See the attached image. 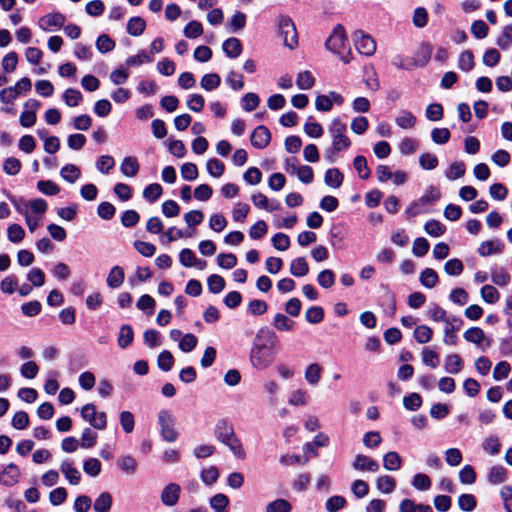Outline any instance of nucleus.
I'll return each mask as SVG.
<instances>
[{
	"label": "nucleus",
	"mask_w": 512,
	"mask_h": 512,
	"mask_svg": "<svg viewBox=\"0 0 512 512\" xmlns=\"http://www.w3.org/2000/svg\"><path fill=\"white\" fill-rule=\"evenodd\" d=\"M466 171L465 164L461 161H456L450 164L445 176L448 180L453 181L464 176Z\"/></svg>",
	"instance_id": "34"
},
{
	"label": "nucleus",
	"mask_w": 512,
	"mask_h": 512,
	"mask_svg": "<svg viewBox=\"0 0 512 512\" xmlns=\"http://www.w3.org/2000/svg\"><path fill=\"white\" fill-rule=\"evenodd\" d=\"M376 487L380 492L390 494L395 490L396 481L392 476L383 475L377 478Z\"/></svg>",
	"instance_id": "29"
},
{
	"label": "nucleus",
	"mask_w": 512,
	"mask_h": 512,
	"mask_svg": "<svg viewBox=\"0 0 512 512\" xmlns=\"http://www.w3.org/2000/svg\"><path fill=\"white\" fill-rule=\"evenodd\" d=\"M355 48L365 56H372L376 51L374 39L365 32L358 30L354 33Z\"/></svg>",
	"instance_id": "9"
},
{
	"label": "nucleus",
	"mask_w": 512,
	"mask_h": 512,
	"mask_svg": "<svg viewBox=\"0 0 512 512\" xmlns=\"http://www.w3.org/2000/svg\"><path fill=\"white\" fill-rule=\"evenodd\" d=\"M139 163L135 157L127 156L125 157L120 165V170L122 174L126 177H134L137 175L139 171Z\"/></svg>",
	"instance_id": "21"
},
{
	"label": "nucleus",
	"mask_w": 512,
	"mask_h": 512,
	"mask_svg": "<svg viewBox=\"0 0 512 512\" xmlns=\"http://www.w3.org/2000/svg\"><path fill=\"white\" fill-rule=\"evenodd\" d=\"M353 166L361 179L366 180L370 177L371 171L364 156H356L353 160Z\"/></svg>",
	"instance_id": "40"
},
{
	"label": "nucleus",
	"mask_w": 512,
	"mask_h": 512,
	"mask_svg": "<svg viewBox=\"0 0 512 512\" xmlns=\"http://www.w3.org/2000/svg\"><path fill=\"white\" fill-rule=\"evenodd\" d=\"M420 282L426 288H433L438 283V275L432 268H426L420 275Z\"/></svg>",
	"instance_id": "39"
},
{
	"label": "nucleus",
	"mask_w": 512,
	"mask_h": 512,
	"mask_svg": "<svg viewBox=\"0 0 512 512\" xmlns=\"http://www.w3.org/2000/svg\"><path fill=\"white\" fill-rule=\"evenodd\" d=\"M309 272V267L304 257H298L292 260L290 264V273L295 277H303Z\"/></svg>",
	"instance_id": "27"
},
{
	"label": "nucleus",
	"mask_w": 512,
	"mask_h": 512,
	"mask_svg": "<svg viewBox=\"0 0 512 512\" xmlns=\"http://www.w3.org/2000/svg\"><path fill=\"white\" fill-rule=\"evenodd\" d=\"M163 189L158 183L149 184L143 191V197L149 202H155L161 195Z\"/></svg>",
	"instance_id": "52"
},
{
	"label": "nucleus",
	"mask_w": 512,
	"mask_h": 512,
	"mask_svg": "<svg viewBox=\"0 0 512 512\" xmlns=\"http://www.w3.org/2000/svg\"><path fill=\"white\" fill-rule=\"evenodd\" d=\"M133 338H134V334H133L132 327L127 324L121 326L120 331H119V336H118V345L121 348H126L132 343Z\"/></svg>",
	"instance_id": "44"
},
{
	"label": "nucleus",
	"mask_w": 512,
	"mask_h": 512,
	"mask_svg": "<svg viewBox=\"0 0 512 512\" xmlns=\"http://www.w3.org/2000/svg\"><path fill=\"white\" fill-rule=\"evenodd\" d=\"M271 140V134L266 126H257L251 135V144L257 149L265 148Z\"/></svg>",
	"instance_id": "16"
},
{
	"label": "nucleus",
	"mask_w": 512,
	"mask_h": 512,
	"mask_svg": "<svg viewBox=\"0 0 512 512\" xmlns=\"http://www.w3.org/2000/svg\"><path fill=\"white\" fill-rule=\"evenodd\" d=\"M40 102L36 99H28L24 103L25 110L21 113L19 122L24 128L33 126L36 122V112L40 107Z\"/></svg>",
	"instance_id": "11"
},
{
	"label": "nucleus",
	"mask_w": 512,
	"mask_h": 512,
	"mask_svg": "<svg viewBox=\"0 0 512 512\" xmlns=\"http://www.w3.org/2000/svg\"><path fill=\"white\" fill-rule=\"evenodd\" d=\"M208 288L211 293L218 294L225 288V281L223 277L213 274L208 277Z\"/></svg>",
	"instance_id": "63"
},
{
	"label": "nucleus",
	"mask_w": 512,
	"mask_h": 512,
	"mask_svg": "<svg viewBox=\"0 0 512 512\" xmlns=\"http://www.w3.org/2000/svg\"><path fill=\"white\" fill-rule=\"evenodd\" d=\"M183 34L185 37L194 39L203 34L202 24L196 20L190 21L183 30Z\"/></svg>",
	"instance_id": "49"
},
{
	"label": "nucleus",
	"mask_w": 512,
	"mask_h": 512,
	"mask_svg": "<svg viewBox=\"0 0 512 512\" xmlns=\"http://www.w3.org/2000/svg\"><path fill=\"white\" fill-rule=\"evenodd\" d=\"M424 230L430 236L439 237L445 233V226L437 220H430L424 225Z\"/></svg>",
	"instance_id": "59"
},
{
	"label": "nucleus",
	"mask_w": 512,
	"mask_h": 512,
	"mask_svg": "<svg viewBox=\"0 0 512 512\" xmlns=\"http://www.w3.org/2000/svg\"><path fill=\"white\" fill-rule=\"evenodd\" d=\"M445 324L443 342L447 345H456L458 340L456 331L460 329L463 321L460 318L451 317Z\"/></svg>",
	"instance_id": "14"
},
{
	"label": "nucleus",
	"mask_w": 512,
	"mask_h": 512,
	"mask_svg": "<svg viewBox=\"0 0 512 512\" xmlns=\"http://www.w3.org/2000/svg\"><path fill=\"white\" fill-rule=\"evenodd\" d=\"M444 369L447 373L458 374L463 369V361L458 354H449L444 359Z\"/></svg>",
	"instance_id": "20"
},
{
	"label": "nucleus",
	"mask_w": 512,
	"mask_h": 512,
	"mask_svg": "<svg viewBox=\"0 0 512 512\" xmlns=\"http://www.w3.org/2000/svg\"><path fill=\"white\" fill-rule=\"evenodd\" d=\"M81 417L95 429L104 430L107 426L106 413L98 412L96 406L92 403L85 404L82 407Z\"/></svg>",
	"instance_id": "8"
},
{
	"label": "nucleus",
	"mask_w": 512,
	"mask_h": 512,
	"mask_svg": "<svg viewBox=\"0 0 512 512\" xmlns=\"http://www.w3.org/2000/svg\"><path fill=\"white\" fill-rule=\"evenodd\" d=\"M422 362L426 366L436 368L440 363L439 355L435 351L425 347L422 350Z\"/></svg>",
	"instance_id": "55"
},
{
	"label": "nucleus",
	"mask_w": 512,
	"mask_h": 512,
	"mask_svg": "<svg viewBox=\"0 0 512 512\" xmlns=\"http://www.w3.org/2000/svg\"><path fill=\"white\" fill-rule=\"evenodd\" d=\"M66 18L60 12L49 13L39 19L38 25L40 29L46 32L59 30L65 24Z\"/></svg>",
	"instance_id": "10"
},
{
	"label": "nucleus",
	"mask_w": 512,
	"mask_h": 512,
	"mask_svg": "<svg viewBox=\"0 0 512 512\" xmlns=\"http://www.w3.org/2000/svg\"><path fill=\"white\" fill-rule=\"evenodd\" d=\"M266 512H290L291 504L285 499H276L266 505Z\"/></svg>",
	"instance_id": "50"
},
{
	"label": "nucleus",
	"mask_w": 512,
	"mask_h": 512,
	"mask_svg": "<svg viewBox=\"0 0 512 512\" xmlns=\"http://www.w3.org/2000/svg\"><path fill=\"white\" fill-rule=\"evenodd\" d=\"M395 123L402 129H411L416 124V118L411 112L403 110L395 118Z\"/></svg>",
	"instance_id": "33"
},
{
	"label": "nucleus",
	"mask_w": 512,
	"mask_h": 512,
	"mask_svg": "<svg viewBox=\"0 0 512 512\" xmlns=\"http://www.w3.org/2000/svg\"><path fill=\"white\" fill-rule=\"evenodd\" d=\"M347 126L339 117L332 119L328 132L332 137V148L326 151V157L332 162L333 154L348 149L351 145L350 139L345 135Z\"/></svg>",
	"instance_id": "3"
},
{
	"label": "nucleus",
	"mask_w": 512,
	"mask_h": 512,
	"mask_svg": "<svg viewBox=\"0 0 512 512\" xmlns=\"http://www.w3.org/2000/svg\"><path fill=\"white\" fill-rule=\"evenodd\" d=\"M507 479V470L503 466H493L488 474V481L493 485L505 482Z\"/></svg>",
	"instance_id": "31"
},
{
	"label": "nucleus",
	"mask_w": 512,
	"mask_h": 512,
	"mask_svg": "<svg viewBox=\"0 0 512 512\" xmlns=\"http://www.w3.org/2000/svg\"><path fill=\"white\" fill-rule=\"evenodd\" d=\"M503 250V244L499 241H484L481 243L480 247L478 248V253L483 256L487 257L492 254H499Z\"/></svg>",
	"instance_id": "25"
},
{
	"label": "nucleus",
	"mask_w": 512,
	"mask_h": 512,
	"mask_svg": "<svg viewBox=\"0 0 512 512\" xmlns=\"http://www.w3.org/2000/svg\"><path fill=\"white\" fill-rule=\"evenodd\" d=\"M464 339L467 342L480 345L482 341L485 340V333L479 327H471L464 332Z\"/></svg>",
	"instance_id": "36"
},
{
	"label": "nucleus",
	"mask_w": 512,
	"mask_h": 512,
	"mask_svg": "<svg viewBox=\"0 0 512 512\" xmlns=\"http://www.w3.org/2000/svg\"><path fill=\"white\" fill-rule=\"evenodd\" d=\"M124 279H125V274H124L123 268L116 265L110 269L106 282H107L108 287L115 289V288L120 287L123 284Z\"/></svg>",
	"instance_id": "19"
},
{
	"label": "nucleus",
	"mask_w": 512,
	"mask_h": 512,
	"mask_svg": "<svg viewBox=\"0 0 512 512\" xmlns=\"http://www.w3.org/2000/svg\"><path fill=\"white\" fill-rule=\"evenodd\" d=\"M278 343L277 335L268 328L257 331L250 351L251 365L257 370L268 368L275 359L274 349Z\"/></svg>",
	"instance_id": "1"
},
{
	"label": "nucleus",
	"mask_w": 512,
	"mask_h": 512,
	"mask_svg": "<svg viewBox=\"0 0 512 512\" xmlns=\"http://www.w3.org/2000/svg\"><path fill=\"white\" fill-rule=\"evenodd\" d=\"M118 467L127 474H134L137 468V462L131 455H125L117 460Z\"/></svg>",
	"instance_id": "42"
},
{
	"label": "nucleus",
	"mask_w": 512,
	"mask_h": 512,
	"mask_svg": "<svg viewBox=\"0 0 512 512\" xmlns=\"http://www.w3.org/2000/svg\"><path fill=\"white\" fill-rule=\"evenodd\" d=\"M480 294L482 299L490 304L496 303L500 297L498 290L492 285H484L480 290Z\"/></svg>",
	"instance_id": "51"
},
{
	"label": "nucleus",
	"mask_w": 512,
	"mask_h": 512,
	"mask_svg": "<svg viewBox=\"0 0 512 512\" xmlns=\"http://www.w3.org/2000/svg\"><path fill=\"white\" fill-rule=\"evenodd\" d=\"M216 439L227 446L233 455L243 460L246 457L241 441L236 436L233 426L226 420H219L214 428Z\"/></svg>",
	"instance_id": "2"
},
{
	"label": "nucleus",
	"mask_w": 512,
	"mask_h": 512,
	"mask_svg": "<svg viewBox=\"0 0 512 512\" xmlns=\"http://www.w3.org/2000/svg\"><path fill=\"white\" fill-rule=\"evenodd\" d=\"M63 101L69 107H75L82 101L83 96L79 90L68 88L63 93Z\"/></svg>",
	"instance_id": "38"
},
{
	"label": "nucleus",
	"mask_w": 512,
	"mask_h": 512,
	"mask_svg": "<svg viewBox=\"0 0 512 512\" xmlns=\"http://www.w3.org/2000/svg\"><path fill=\"white\" fill-rule=\"evenodd\" d=\"M220 83L221 78L216 73L205 74L200 81L201 87L206 91H212L217 89Z\"/></svg>",
	"instance_id": "35"
},
{
	"label": "nucleus",
	"mask_w": 512,
	"mask_h": 512,
	"mask_svg": "<svg viewBox=\"0 0 512 512\" xmlns=\"http://www.w3.org/2000/svg\"><path fill=\"white\" fill-rule=\"evenodd\" d=\"M173 364L174 357L170 351L163 350L162 352H160L157 358V365L161 370L168 372L172 369Z\"/></svg>",
	"instance_id": "45"
},
{
	"label": "nucleus",
	"mask_w": 512,
	"mask_h": 512,
	"mask_svg": "<svg viewBox=\"0 0 512 512\" xmlns=\"http://www.w3.org/2000/svg\"><path fill=\"white\" fill-rule=\"evenodd\" d=\"M229 503V498L223 493H217L209 500L210 507L215 512H227Z\"/></svg>",
	"instance_id": "28"
},
{
	"label": "nucleus",
	"mask_w": 512,
	"mask_h": 512,
	"mask_svg": "<svg viewBox=\"0 0 512 512\" xmlns=\"http://www.w3.org/2000/svg\"><path fill=\"white\" fill-rule=\"evenodd\" d=\"M401 465H402V458L397 452L390 451L384 455L383 467L386 470L397 471L401 468Z\"/></svg>",
	"instance_id": "24"
},
{
	"label": "nucleus",
	"mask_w": 512,
	"mask_h": 512,
	"mask_svg": "<svg viewBox=\"0 0 512 512\" xmlns=\"http://www.w3.org/2000/svg\"><path fill=\"white\" fill-rule=\"evenodd\" d=\"M317 281L321 287L328 289L335 282V274L331 269H325L318 274Z\"/></svg>",
	"instance_id": "61"
},
{
	"label": "nucleus",
	"mask_w": 512,
	"mask_h": 512,
	"mask_svg": "<svg viewBox=\"0 0 512 512\" xmlns=\"http://www.w3.org/2000/svg\"><path fill=\"white\" fill-rule=\"evenodd\" d=\"M353 469L360 472H372L375 473L379 470V463L371 457L363 454L355 456L352 462Z\"/></svg>",
	"instance_id": "15"
},
{
	"label": "nucleus",
	"mask_w": 512,
	"mask_h": 512,
	"mask_svg": "<svg viewBox=\"0 0 512 512\" xmlns=\"http://www.w3.org/2000/svg\"><path fill=\"white\" fill-rule=\"evenodd\" d=\"M322 368L318 363L309 364L304 372V377L310 385H317L321 379Z\"/></svg>",
	"instance_id": "26"
},
{
	"label": "nucleus",
	"mask_w": 512,
	"mask_h": 512,
	"mask_svg": "<svg viewBox=\"0 0 512 512\" xmlns=\"http://www.w3.org/2000/svg\"><path fill=\"white\" fill-rule=\"evenodd\" d=\"M343 179L344 176L338 168H330L325 172L324 182L331 188H339Z\"/></svg>",
	"instance_id": "22"
},
{
	"label": "nucleus",
	"mask_w": 512,
	"mask_h": 512,
	"mask_svg": "<svg viewBox=\"0 0 512 512\" xmlns=\"http://www.w3.org/2000/svg\"><path fill=\"white\" fill-rule=\"evenodd\" d=\"M197 338L192 333H187L179 341V348L181 351L188 353L191 352L197 345Z\"/></svg>",
	"instance_id": "62"
},
{
	"label": "nucleus",
	"mask_w": 512,
	"mask_h": 512,
	"mask_svg": "<svg viewBox=\"0 0 512 512\" xmlns=\"http://www.w3.org/2000/svg\"><path fill=\"white\" fill-rule=\"evenodd\" d=\"M278 31L286 47L293 49L298 44V37L295 25L288 16L281 15L278 18Z\"/></svg>",
	"instance_id": "7"
},
{
	"label": "nucleus",
	"mask_w": 512,
	"mask_h": 512,
	"mask_svg": "<svg viewBox=\"0 0 512 512\" xmlns=\"http://www.w3.org/2000/svg\"><path fill=\"white\" fill-rule=\"evenodd\" d=\"M114 47L115 42L106 34L100 35L96 40V48L100 53L112 51Z\"/></svg>",
	"instance_id": "64"
},
{
	"label": "nucleus",
	"mask_w": 512,
	"mask_h": 512,
	"mask_svg": "<svg viewBox=\"0 0 512 512\" xmlns=\"http://www.w3.org/2000/svg\"><path fill=\"white\" fill-rule=\"evenodd\" d=\"M273 326L278 331H291L294 327V321L282 313H277L273 320Z\"/></svg>",
	"instance_id": "43"
},
{
	"label": "nucleus",
	"mask_w": 512,
	"mask_h": 512,
	"mask_svg": "<svg viewBox=\"0 0 512 512\" xmlns=\"http://www.w3.org/2000/svg\"><path fill=\"white\" fill-rule=\"evenodd\" d=\"M9 199L15 210L23 215L24 218L29 216L30 213L45 214L48 208L47 202L42 198H36L30 201L23 197H10Z\"/></svg>",
	"instance_id": "5"
},
{
	"label": "nucleus",
	"mask_w": 512,
	"mask_h": 512,
	"mask_svg": "<svg viewBox=\"0 0 512 512\" xmlns=\"http://www.w3.org/2000/svg\"><path fill=\"white\" fill-rule=\"evenodd\" d=\"M38 190L49 196L56 195L60 192V187L51 180H41L37 183Z\"/></svg>",
	"instance_id": "57"
},
{
	"label": "nucleus",
	"mask_w": 512,
	"mask_h": 512,
	"mask_svg": "<svg viewBox=\"0 0 512 512\" xmlns=\"http://www.w3.org/2000/svg\"><path fill=\"white\" fill-rule=\"evenodd\" d=\"M458 67L465 72L470 71L474 67V56L471 51L466 50L460 54Z\"/></svg>",
	"instance_id": "60"
},
{
	"label": "nucleus",
	"mask_w": 512,
	"mask_h": 512,
	"mask_svg": "<svg viewBox=\"0 0 512 512\" xmlns=\"http://www.w3.org/2000/svg\"><path fill=\"white\" fill-rule=\"evenodd\" d=\"M83 470L87 475L96 477L101 472V462L97 458H88L83 462Z\"/></svg>",
	"instance_id": "47"
},
{
	"label": "nucleus",
	"mask_w": 512,
	"mask_h": 512,
	"mask_svg": "<svg viewBox=\"0 0 512 512\" xmlns=\"http://www.w3.org/2000/svg\"><path fill=\"white\" fill-rule=\"evenodd\" d=\"M112 495L109 492H102L95 499L93 509L95 512H109L112 507Z\"/></svg>",
	"instance_id": "23"
},
{
	"label": "nucleus",
	"mask_w": 512,
	"mask_h": 512,
	"mask_svg": "<svg viewBox=\"0 0 512 512\" xmlns=\"http://www.w3.org/2000/svg\"><path fill=\"white\" fill-rule=\"evenodd\" d=\"M60 471L70 485H78L81 481V473L78 469L73 467L69 460H64L60 464Z\"/></svg>",
	"instance_id": "17"
},
{
	"label": "nucleus",
	"mask_w": 512,
	"mask_h": 512,
	"mask_svg": "<svg viewBox=\"0 0 512 512\" xmlns=\"http://www.w3.org/2000/svg\"><path fill=\"white\" fill-rule=\"evenodd\" d=\"M61 177L69 183H74L81 175L80 169L74 164H67L60 171Z\"/></svg>",
	"instance_id": "41"
},
{
	"label": "nucleus",
	"mask_w": 512,
	"mask_h": 512,
	"mask_svg": "<svg viewBox=\"0 0 512 512\" xmlns=\"http://www.w3.org/2000/svg\"><path fill=\"white\" fill-rule=\"evenodd\" d=\"M7 238L12 243H20L25 238L24 228L17 223H12L7 227Z\"/></svg>",
	"instance_id": "32"
},
{
	"label": "nucleus",
	"mask_w": 512,
	"mask_h": 512,
	"mask_svg": "<svg viewBox=\"0 0 512 512\" xmlns=\"http://www.w3.org/2000/svg\"><path fill=\"white\" fill-rule=\"evenodd\" d=\"M158 424L164 441L173 443L177 440L178 431L175 428V418L170 411L161 410L158 413Z\"/></svg>",
	"instance_id": "6"
},
{
	"label": "nucleus",
	"mask_w": 512,
	"mask_h": 512,
	"mask_svg": "<svg viewBox=\"0 0 512 512\" xmlns=\"http://www.w3.org/2000/svg\"><path fill=\"white\" fill-rule=\"evenodd\" d=\"M412 486L420 491H427L431 487V479L423 473H417L413 476Z\"/></svg>",
	"instance_id": "56"
},
{
	"label": "nucleus",
	"mask_w": 512,
	"mask_h": 512,
	"mask_svg": "<svg viewBox=\"0 0 512 512\" xmlns=\"http://www.w3.org/2000/svg\"><path fill=\"white\" fill-rule=\"evenodd\" d=\"M146 27L145 20L141 17L135 16L129 19L127 23V33L131 36H140Z\"/></svg>",
	"instance_id": "30"
},
{
	"label": "nucleus",
	"mask_w": 512,
	"mask_h": 512,
	"mask_svg": "<svg viewBox=\"0 0 512 512\" xmlns=\"http://www.w3.org/2000/svg\"><path fill=\"white\" fill-rule=\"evenodd\" d=\"M326 48L340 56L344 63H349L350 58L344 55V51L348 46V40L345 29L342 25H337L325 43Z\"/></svg>",
	"instance_id": "4"
},
{
	"label": "nucleus",
	"mask_w": 512,
	"mask_h": 512,
	"mask_svg": "<svg viewBox=\"0 0 512 512\" xmlns=\"http://www.w3.org/2000/svg\"><path fill=\"white\" fill-rule=\"evenodd\" d=\"M413 336L418 343L425 344L431 340L433 330L427 325H419L415 328Z\"/></svg>",
	"instance_id": "37"
},
{
	"label": "nucleus",
	"mask_w": 512,
	"mask_h": 512,
	"mask_svg": "<svg viewBox=\"0 0 512 512\" xmlns=\"http://www.w3.org/2000/svg\"><path fill=\"white\" fill-rule=\"evenodd\" d=\"M315 79L310 71H304L297 75L296 84L301 90H309L314 86Z\"/></svg>",
	"instance_id": "48"
},
{
	"label": "nucleus",
	"mask_w": 512,
	"mask_h": 512,
	"mask_svg": "<svg viewBox=\"0 0 512 512\" xmlns=\"http://www.w3.org/2000/svg\"><path fill=\"white\" fill-rule=\"evenodd\" d=\"M482 448L490 455H497L500 452L501 444L496 436H489L483 441Z\"/></svg>",
	"instance_id": "58"
},
{
	"label": "nucleus",
	"mask_w": 512,
	"mask_h": 512,
	"mask_svg": "<svg viewBox=\"0 0 512 512\" xmlns=\"http://www.w3.org/2000/svg\"><path fill=\"white\" fill-rule=\"evenodd\" d=\"M324 318V310L321 306H312L305 313V319L308 323L318 324Z\"/></svg>",
	"instance_id": "53"
},
{
	"label": "nucleus",
	"mask_w": 512,
	"mask_h": 512,
	"mask_svg": "<svg viewBox=\"0 0 512 512\" xmlns=\"http://www.w3.org/2000/svg\"><path fill=\"white\" fill-rule=\"evenodd\" d=\"M181 487L177 483L167 484L161 491L160 499L163 505L172 507L178 503Z\"/></svg>",
	"instance_id": "13"
},
{
	"label": "nucleus",
	"mask_w": 512,
	"mask_h": 512,
	"mask_svg": "<svg viewBox=\"0 0 512 512\" xmlns=\"http://www.w3.org/2000/svg\"><path fill=\"white\" fill-rule=\"evenodd\" d=\"M200 478L202 482L208 486L214 484L219 478V472L217 467L210 466L208 468L202 469L200 473Z\"/></svg>",
	"instance_id": "54"
},
{
	"label": "nucleus",
	"mask_w": 512,
	"mask_h": 512,
	"mask_svg": "<svg viewBox=\"0 0 512 512\" xmlns=\"http://www.w3.org/2000/svg\"><path fill=\"white\" fill-rule=\"evenodd\" d=\"M207 172L215 178H219L223 175L225 165L217 158L209 159L206 163Z\"/></svg>",
	"instance_id": "46"
},
{
	"label": "nucleus",
	"mask_w": 512,
	"mask_h": 512,
	"mask_svg": "<svg viewBox=\"0 0 512 512\" xmlns=\"http://www.w3.org/2000/svg\"><path fill=\"white\" fill-rule=\"evenodd\" d=\"M222 49L229 58H237L242 53V44L238 38L231 37L223 42Z\"/></svg>",
	"instance_id": "18"
},
{
	"label": "nucleus",
	"mask_w": 512,
	"mask_h": 512,
	"mask_svg": "<svg viewBox=\"0 0 512 512\" xmlns=\"http://www.w3.org/2000/svg\"><path fill=\"white\" fill-rule=\"evenodd\" d=\"M21 478V471L14 463L6 465L0 471V484L5 487L15 486Z\"/></svg>",
	"instance_id": "12"
}]
</instances>
